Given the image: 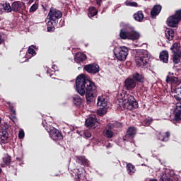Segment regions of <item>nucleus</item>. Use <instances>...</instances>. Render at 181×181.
<instances>
[{
	"instance_id": "obj_27",
	"label": "nucleus",
	"mask_w": 181,
	"mask_h": 181,
	"mask_svg": "<svg viewBox=\"0 0 181 181\" xmlns=\"http://www.w3.org/2000/svg\"><path fill=\"white\" fill-rule=\"evenodd\" d=\"M134 19L137 22H142L144 21V12L142 11H139L133 15Z\"/></svg>"
},
{
	"instance_id": "obj_34",
	"label": "nucleus",
	"mask_w": 181,
	"mask_h": 181,
	"mask_svg": "<svg viewBox=\"0 0 181 181\" xmlns=\"http://www.w3.org/2000/svg\"><path fill=\"white\" fill-rule=\"evenodd\" d=\"M152 122H153V119H152V117H148L147 118L142 121L141 124L144 127H149V125H151Z\"/></svg>"
},
{
	"instance_id": "obj_2",
	"label": "nucleus",
	"mask_w": 181,
	"mask_h": 181,
	"mask_svg": "<svg viewBox=\"0 0 181 181\" xmlns=\"http://www.w3.org/2000/svg\"><path fill=\"white\" fill-rule=\"evenodd\" d=\"M174 98L178 102L176 106V109L174 110V122H180L181 121V86H177L175 88Z\"/></svg>"
},
{
	"instance_id": "obj_36",
	"label": "nucleus",
	"mask_w": 181,
	"mask_h": 181,
	"mask_svg": "<svg viewBox=\"0 0 181 181\" xmlns=\"http://www.w3.org/2000/svg\"><path fill=\"white\" fill-rule=\"evenodd\" d=\"M12 159L9 155H7L3 158V162L6 166H9L11 165Z\"/></svg>"
},
{
	"instance_id": "obj_20",
	"label": "nucleus",
	"mask_w": 181,
	"mask_h": 181,
	"mask_svg": "<svg viewBox=\"0 0 181 181\" xmlns=\"http://www.w3.org/2000/svg\"><path fill=\"white\" fill-rule=\"evenodd\" d=\"M170 138V132H166L165 133L160 132L158 135V139L162 142H168Z\"/></svg>"
},
{
	"instance_id": "obj_5",
	"label": "nucleus",
	"mask_w": 181,
	"mask_h": 181,
	"mask_svg": "<svg viewBox=\"0 0 181 181\" xmlns=\"http://www.w3.org/2000/svg\"><path fill=\"white\" fill-rule=\"evenodd\" d=\"M181 21V9L177 10L175 14L167 18V25L170 28H177Z\"/></svg>"
},
{
	"instance_id": "obj_1",
	"label": "nucleus",
	"mask_w": 181,
	"mask_h": 181,
	"mask_svg": "<svg viewBox=\"0 0 181 181\" xmlns=\"http://www.w3.org/2000/svg\"><path fill=\"white\" fill-rule=\"evenodd\" d=\"M76 91L81 95L86 94V103L91 104L93 101H95L94 94L97 93V86L93 81L86 78V75H78L76 81Z\"/></svg>"
},
{
	"instance_id": "obj_23",
	"label": "nucleus",
	"mask_w": 181,
	"mask_h": 181,
	"mask_svg": "<svg viewBox=\"0 0 181 181\" xmlns=\"http://www.w3.org/2000/svg\"><path fill=\"white\" fill-rule=\"evenodd\" d=\"M160 60L163 63H169V52L166 50L162 51L160 53Z\"/></svg>"
},
{
	"instance_id": "obj_26",
	"label": "nucleus",
	"mask_w": 181,
	"mask_h": 181,
	"mask_svg": "<svg viewBox=\"0 0 181 181\" xmlns=\"http://www.w3.org/2000/svg\"><path fill=\"white\" fill-rule=\"evenodd\" d=\"M165 37L168 40L170 41L175 37V30L172 28H167L165 31Z\"/></svg>"
},
{
	"instance_id": "obj_31",
	"label": "nucleus",
	"mask_w": 181,
	"mask_h": 181,
	"mask_svg": "<svg viewBox=\"0 0 181 181\" xmlns=\"http://www.w3.org/2000/svg\"><path fill=\"white\" fill-rule=\"evenodd\" d=\"M57 23L55 24L53 23V21H50L49 20L47 23V32H54L56 29V26H57Z\"/></svg>"
},
{
	"instance_id": "obj_51",
	"label": "nucleus",
	"mask_w": 181,
	"mask_h": 181,
	"mask_svg": "<svg viewBox=\"0 0 181 181\" xmlns=\"http://www.w3.org/2000/svg\"><path fill=\"white\" fill-rule=\"evenodd\" d=\"M16 160H18L19 162H21V160H22V159H21V158H16Z\"/></svg>"
},
{
	"instance_id": "obj_18",
	"label": "nucleus",
	"mask_w": 181,
	"mask_h": 181,
	"mask_svg": "<svg viewBox=\"0 0 181 181\" xmlns=\"http://www.w3.org/2000/svg\"><path fill=\"white\" fill-rule=\"evenodd\" d=\"M119 37L123 40H129V27L120 30Z\"/></svg>"
},
{
	"instance_id": "obj_25",
	"label": "nucleus",
	"mask_w": 181,
	"mask_h": 181,
	"mask_svg": "<svg viewBox=\"0 0 181 181\" xmlns=\"http://www.w3.org/2000/svg\"><path fill=\"white\" fill-rule=\"evenodd\" d=\"M98 107H102V108L107 107V105H108V102L103 97L99 96L98 98V102H97Z\"/></svg>"
},
{
	"instance_id": "obj_24",
	"label": "nucleus",
	"mask_w": 181,
	"mask_h": 181,
	"mask_svg": "<svg viewBox=\"0 0 181 181\" xmlns=\"http://www.w3.org/2000/svg\"><path fill=\"white\" fill-rule=\"evenodd\" d=\"M0 5L2 6L3 11L6 13H11V12H13L12 4L11 5L9 2L5 1L4 3H1Z\"/></svg>"
},
{
	"instance_id": "obj_13",
	"label": "nucleus",
	"mask_w": 181,
	"mask_h": 181,
	"mask_svg": "<svg viewBox=\"0 0 181 181\" xmlns=\"http://www.w3.org/2000/svg\"><path fill=\"white\" fill-rule=\"evenodd\" d=\"M124 87L127 91H132L136 87V82L131 78H127L124 82Z\"/></svg>"
},
{
	"instance_id": "obj_41",
	"label": "nucleus",
	"mask_w": 181,
	"mask_h": 181,
	"mask_svg": "<svg viewBox=\"0 0 181 181\" xmlns=\"http://www.w3.org/2000/svg\"><path fill=\"white\" fill-rule=\"evenodd\" d=\"M33 47H35V46H32L30 47L28 49V53H29V54H31L33 57L35 56L36 54V51H35V49H33Z\"/></svg>"
},
{
	"instance_id": "obj_33",
	"label": "nucleus",
	"mask_w": 181,
	"mask_h": 181,
	"mask_svg": "<svg viewBox=\"0 0 181 181\" xmlns=\"http://www.w3.org/2000/svg\"><path fill=\"white\" fill-rule=\"evenodd\" d=\"M97 13H98V11H97V9L95 8V7H89L88 16L90 18H94V16H95Z\"/></svg>"
},
{
	"instance_id": "obj_10",
	"label": "nucleus",
	"mask_w": 181,
	"mask_h": 181,
	"mask_svg": "<svg viewBox=\"0 0 181 181\" xmlns=\"http://www.w3.org/2000/svg\"><path fill=\"white\" fill-rule=\"evenodd\" d=\"M49 135L53 141H57L63 140V134L56 128L52 129L49 132Z\"/></svg>"
},
{
	"instance_id": "obj_38",
	"label": "nucleus",
	"mask_w": 181,
	"mask_h": 181,
	"mask_svg": "<svg viewBox=\"0 0 181 181\" xmlns=\"http://www.w3.org/2000/svg\"><path fill=\"white\" fill-rule=\"evenodd\" d=\"M107 114V107H100V110H98V115H100V117H104Z\"/></svg>"
},
{
	"instance_id": "obj_39",
	"label": "nucleus",
	"mask_w": 181,
	"mask_h": 181,
	"mask_svg": "<svg viewBox=\"0 0 181 181\" xmlns=\"http://www.w3.org/2000/svg\"><path fill=\"white\" fill-rule=\"evenodd\" d=\"M39 8V4H36L35 3L34 4H33L29 10V12L30 13H32V12H36V11H37Z\"/></svg>"
},
{
	"instance_id": "obj_9",
	"label": "nucleus",
	"mask_w": 181,
	"mask_h": 181,
	"mask_svg": "<svg viewBox=\"0 0 181 181\" xmlns=\"http://www.w3.org/2000/svg\"><path fill=\"white\" fill-rule=\"evenodd\" d=\"M83 70L89 74H97L100 73V66L97 63L89 64L84 66Z\"/></svg>"
},
{
	"instance_id": "obj_28",
	"label": "nucleus",
	"mask_w": 181,
	"mask_h": 181,
	"mask_svg": "<svg viewBox=\"0 0 181 181\" xmlns=\"http://www.w3.org/2000/svg\"><path fill=\"white\" fill-rule=\"evenodd\" d=\"M173 62L174 64H179L181 59V52H173Z\"/></svg>"
},
{
	"instance_id": "obj_40",
	"label": "nucleus",
	"mask_w": 181,
	"mask_h": 181,
	"mask_svg": "<svg viewBox=\"0 0 181 181\" xmlns=\"http://www.w3.org/2000/svg\"><path fill=\"white\" fill-rule=\"evenodd\" d=\"M74 171L77 174L74 177V180L75 181H80L81 177V173H80V170L79 169H75Z\"/></svg>"
},
{
	"instance_id": "obj_44",
	"label": "nucleus",
	"mask_w": 181,
	"mask_h": 181,
	"mask_svg": "<svg viewBox=\"0 0 181 181\" xmlns=\"http://www.w3.org/2000/svg\"><path fill=\"white\" fill-rule=\"evenodd\" d=\"M18 138L19 139H23V138H25V132H23V130L19 132Z\"/></svg>"
},
{
	"instance_id": "obj_32",
	"label": "nucleus",
	"mask_w": 181,
	"mask_h": 181,
	"mask_svg": "<svg viewBox=\"0 0 181 181\" xmlns=\"http://www.w3.org/2000/svg\"><path fill=\"white\" fill-rule=\"evenodd\" d=\"M127 171L129 175H132L135 172H136L135 165H132V163H128L127 165Z\"/></svg>"
},
{
	"instance_id": "obj_4",
	"label": "nucleus",
	"mask_w": 181,
	"mask_h": 181,
	"mask_svg": "<svg viewBox=\"0 0 181 181\" xmlns=\"http://www.w3.org/2000/svg\"><path fill=\"white\" fill-rule=\"evenodd\" d=\"M123 107L126 110L134 111V110L138 108V101H136L134 95L129 94L125 95L123 98Z\"/></svg>"
},
{
	"instance_id": "obj_46",
	"label": "nucleus",
	"mask_w": 181,
	"mask_h": 181,
	"mask_svg": "<svg viewBox=\"0 0 181 181\" xmlns=\"http://www.w3.org/2000/svg\"><path fill=\"white\" fill-rule=\"evenodd\" d=\"M5 42V39H4V37L0 35V45H2V43Z\"/></svg>"
},
{
	"instance_id": "obj_7",
	"label": "nucleus",
	"mask_w": 181,
	"mask_h": 181,
	"mask_svg": "<svg viewBox=\"0 0 181 181\" xmlns=\"http://www.w3.org/2000/svg\"><path fill=\"white\" fill-rule=\"evenodd\" d=\"M128 47H120L117 48L114 51V54L117 59L119 62H124L127 60V56H128Z\"/></svg>"
},
{
	"instance_id": "obj_22",
	"label": "nucleus",
	"mask_w": 181,
	"mask_h": 181,
	"mask_svg": "<svg viewBox=\"0 0 181 181\" xmlns=\"http://www.w3.org/2000/svg\"><path fill=\"white\" fill-rule=\"evenodd\" d=\"M74 60L76 63H81V62H86V60H87V55L81 52H78L76 54Z\"/></svg>"
},
{
	"instance_id": "obj_50",
	"label": "nucleus",
	"mask_w": 181,
	"mask_h": 181,
	"mask_svg": "<svg viewBox=\"0 0 181 181\" xmlns=\"http://www.w3.org/2000/svg\"><path fill=\"white\" fill-rule=\"evenodd\" d=\"M148 181H158V179L156 178H150Z\"/></svg>"
},
{
	"instance_id": "obj_49",
	"label": "nucleus",
	"mask_w": 181,
	"mask_h": 181,
	"mask_svg": "<svg viewBox=\"0 0 181 181\" xmlns=\"http://www.w3.org/2000/svg\"><path fill=\"white\" fill-rule=\"evenodd\" d=\"M103 2V0H96V4L98 5V6H101V3Z\"/></svg>"
},
{
	"instance_id": "obj_42",
	"label": "nucleus",
	"mask_w": 181,
	"mask_h": 181,
	"mask_svg": "<svg viewBox=\"0 0 181 181\" xmlns=\"http://www.w3.org/2000/svg\"><path fill=\"white\" fill-rule=\"evenodd\" d=\"M126 5H127V6L136 7V6H138V3H136V2H132V1H129V0H127L126 1Z\"/></svg>"
},
{
	"instance_id": "obj_47",
	"label": "nucleus",
	"mask_w": 181,
	"mask_h": 181,
	"mask_svg": "<svg viewBox=\"0 0 181 181\" xmlns=\"http://www.w3.org/2000/svg\"><path fill=\"white\" fill-rule=\"evenodd\" d=\"M163 146H165V144L160 143V142H158L157 144V148H163Z\"/></svg>"
},
{
	"instance_id": "obj_52",
	"label": "nucleus",
	"mask_w": 181,
	"mask_h": 181,
	"mask_svg": "<svg viewBox=\"0 0 181 181\" xmlns=\"http://www.w3.org/2000/svg\"><path fill=\"white\" fill-rule=\"evenodd\" d=\"M2 173V168H0V174Z\"/></svg>"
},
{
	"instance_id": "obj_54",
	"label": "nucleus",
	"mask_w": 181,
	"mask_h": 181,
	"mask_svg": "<svg viewBox=\"0 0 181 181\" xmlns=\"http://www.w3.org/2000/svg\"><path fill=\"white\" fill-rule=\"evenodd\" d=\"M2 122V118L0 117V124Z\"/></svg>"
},
{
	"instance_id": "obj_45",
	"label": "nucleus",
	"mask_w": 181,
	"mask_h": 181,
	"mask_svg": "<svg viewBox=\"0 0 181 181\" xmlns=\"http://www.w3.org/2000/svg\"><path fill=\"white\" fill-rule=\"evenodd\" d=\"M83 135L86 137V138H91V133L88 131H86L83 133Z\"/></svg>"
},
{
	"instance_id": "obj_29",
	"label": "nucleus",
	"mask_w": 181,
	"mask_h": 181,
	"mask_svg": "<svg viewBox=\"0 0 181 181\" xmlns=\"http://www.w3.org/2000/svg\"><path fill=\"white\" fill-rule=\"evenodd\" d=\"M180 47V43L175 42L171 47L170 50L173 53H181Z\"/></svg>"
},
{
	"instance_id": "obj_56",
	"label": "nucleus",
	"mask_w": 181,
	"mask_h": 181,
	"mask_svg": "<svg viewBox=\"0 0 181 181\" xmlns=\"http://www.w3.org/2000/svg\"><path fill=\"white\" fill-rule=\"evenodd\" d=\"M121 25H122V23H121Z\"/></svg>"
},
{
	"instance_id": "obj_12",
	"label": "nucleus",
	"mask_w": 181,
	"mask_h": 181,
	"mask_svg": "<svg viewBox=\"0 0 181 181\" xmlns=\"http://www.w3.org/2000/svg\"><path fill=\"white\" fill-rule=\"evenodd\" d=\"M100 123L98 122V120H97V118H95V116L93 117H89L85 122V125L87 127V128H97L98 127V124Z\"/></svg>"
},
{
	"instance_id": "obj_17",
	"label": "nucleus",
	"mask_w": 181,
	"mask_h": 181,
	"mask_svg": "<svg viewBox=\"0 0 181 181\" xmlns=\"http://www.w3.org/2000/svg\"><path fill=\"white\" fill-rule=\"evenodd\" d=\"M160 11H162V6L159 4L153 6L151 11V17L155 19L160 13Z\"/></svg>"
},
{
	"instance_id": "obj_14",
	"label": "nucleus",
	"mask_w": 181,
	"mask_h": 181,
	"mask_svg": "<svg viewBox=\"0 0 181 181\" xmlns=\"http://www.w3.org/2000/svg\"><path fill=\"white\" fill-rule=\"evenodd\" d=\"M7 104L11 112V114L9 116V118L14 124H16V122H18V118H16V110H15V104L11 102L7 103Z\"/></svg>"
},
{
	"instance_id": "obj_48",
	"label": "nucleus",
	"mask_w": 181,
	"mask_h": 181,
	"mask_svg": "<svg viewBox=\"0 0 181 181\" xmlns=\"http://www.w3.org/2000/svg\"><path fill=\"white\" fill-rule=\"evenodd\" d=\"M107 128H108L109 131H110V129H114V124H109L107 125Z\"/></svg>"
},
{
	"instance_id": "obj_35",
	"label": "nucleus",
	"mask_w": 181,
	"mask_h": 181,
	"mask_svg": "<svg viewBox=\"0 0 181 181\" xmlns=\"http://www.w3.org/2000/svg\"><path fill=\"white\" fill-rule=\"evenodd\" d=\"M1 130H0V132H4L6 134H8V131H9V124H8V123H2L1 124Z\"/></svg>"
},
{
	"instance_id": "obj_43",
	"label": "nucleus",
	"mask_w": 181,
	"mask_h": 181,
	"mask_svg": "<svg viewBox=\"0 0 181 181\" xmlns=\"http://www.w3.org/2000/svg\"><path fill=\"white\" fill-rule=\"evenodd\" d=\"M105 135L107 138H112L114 136V133L112 132V131L107 129L105 132Z\"/></svg>"
},
{
	"instance_id": "obj_6",
	"label": "nucleus",
	"mask_w": 181,
	"mask_h": 181,
	"mask_svg": "<svg viewBox=\"0 0 181 181\" xmlns=\"http://www.w3.org/2000/svg\"><path fill=\"white\" fill-rule=\"evenodd\" d=\"M48 16L49 19V21L53 22L52 23L54 25H56V23H59V19L63 16V13H62L60 10H58L56 8L51 7L48 13Z\"/></svg>"
},
{
	"instance_id": "obj_37",
	"label": "nucleus",
	"mask_w": 181,
	"mask_h": 181,
	"mask_svg": "<svg viewBox=\"0 0 181 181\" xmlns=\"http://www.w3.org/2000/svg\"><path fill=\"white\" fill-rule=\"evenodd\" d=\"M177 81V78L175 76H167L166 82L167 83H176Z\"/></svg>"
},
{
	"instance_id": "obj_55",
	"label": "nucleus",
	"mask_w": 181,
	"mask_h": 181,
	"mask_svg": "<svg viewBox=\"0 0 181 181\" xmlns=\"http://www.w3.org/2000/svg\"><path fill=\"white\" fill-rule=\"evenodd\" d=\"M56 67V65H54L53 66H52V69H54Z\"/></svg>"
},
{
	"instance_id": "obj_3",
	"label": "nucleus",
	"mask_w": 181,
	"mask_h": 181,
	"mask_svg": "<svg viewBox=\"0 0 181 181\" xmlns=\"http://www.w3.org/2000/svg\"><path fill=\"white\" fill-rule=\"evenodd\" d=\"M136 65L138 67H145L149 64V52L145 49H139L136 54Z\"/></svg>"
},
{
	"instance_id": "obj_8",
	"label": "nucleus",
	"mask_w": 181,
	"mask_h": 181,
	"mask_svg": "<svg viewBox=\"0 0 181 181\" xmlns=\"http://www.w3.org/2000/svg\"><path fill=\"white\" fill-rule=\"evenodd\" d=\"M12 11L16 13L23 15V12L26 11V4L23 1H16L11 3Z\"/></svg>"
},
{
	"instance_id": "obj_11",
	"label": "nucleus",
	"mask_w": 181,
	"mask_h": 181,
	"mask_svg": "<svg viewBox=\"0 0 181 181\" xmlns=\"http://www.w3.org/2000/svg\"><path fill=\"white\" fill-rule=\"evenodd\" d=\"M136 135V129L134 127H130L127 131V134L123 136V140L128 142L131 139H134Z\"/></svg>"
},
{
	"instance_id": "obj_16",
	"label": "nucleus",
	"mask_w": 181,
	"mask_h": 181,
	"mask_svg": "<svg viewBox=\"0 0 181 181\" xmlns=\"http://www.w3.org/2000/svg\"><path fill=\"white\" fill-rule=\"evenodd\" d=\"M75 159L76 163H78V165H81L82 166H86V168H88V166H90V160L86 158V156H75Z\"/></svg>"
},
{
	"instance_id": "obj_30",
	"label": "nucleus",
	"mask_w": 181,
	"mask_h": 181,
	"mask_svg": "<svg viewBox=\"0 0 181 181\" xmlns=\"http://www.w3.org/2000/svg\"><path fill=\"white\" fill-rule=\"evenodd\" d=\"M73 103L76 107H81L82 99L78 95H74L73 96Z\"/></svg>"
},
{
	"instance_id": "obj_15",
	"label": "nucleus",
	"mask_w": 181,
	"mask_h": 181,
	"mask_svg": "<svg viewBox=\"0 0 181 181\" xmlns=\"http://www.w3.org/2000/svg\"><path fill=\"white\" fill-rule=\"evenodd\" d=\"M129 40H138L141 37V34L135 31V28L129 26Z\"/></svg>"
},
{
	"instance_id": "obj_53",
	"label": "nucleus",
	"mask_w": 181,
	"mask_h": 181,
	"mask_svg": "<svg viewBox=\"0 0 181 181\" xmlns=\"http://www.w3.org/2000/svg\"><path fill=\"white\" fill-rule=\"evenodd\" d=\"M30 2H35V0H30Z\"/></svg>"
},
{
	"instance_id": "obj_21",
	"label": "nucleus",
	"mask_w": 181,
	"mask_h": 181,
	"mask_svg": "<svg viewBox=\"0 0 181 181\" xmlns=\"http://www.w3.org/2000/svg\"><path fill=\"white\" fill-rule=\"evenodd\" d=\"M9 134L6 133V132H0V144L2 145L4 144H8L9 142Z\"/></svg>"
},
{
	"instance_id": "obj_19",
	"label": "nucleus",
	"mask_w": 181,
	"mask_h": 181,
	"mask_svg": "<svg viewBox=\"0 0 181 181\" xmlns=\"http://www.w3.org/2000/svg\"><path fill=\"white\" fill-rule=\"evenodd\" d=\"M132 80H134L135 82L137 81V83L144 84V83H145V76L136 72L132 75Z\"/></svg>"
}]
</instances>
